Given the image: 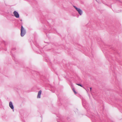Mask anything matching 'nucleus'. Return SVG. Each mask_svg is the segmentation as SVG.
Returning <instances> with one entry per match:
<instances>
[{
  "mask_svg": "<svg viewBox=\"0 0 122 122\" xmlns=\"http://www.w3.org/2000/svg\"><path fill=\"white\" fill-rule=\"evenodd\" d=\"M20 31L21 36L22 37H23L26 34V32L25 30L22 25L21 26Z\"/></svg>",
  "mask_w": 122,
  "mask_h": 122,
  "instance_id": "obj_1",
  "label": "nucleus"
},
{
  "mask_svg": "<svg viewBox=\"0 0 122 122\" xmlns=\"http://www.w3.org/2000/svg\"><path fill=\"white\" fill-rule=\"evenodd\" d=\"M73 7L75 8L76 10L77 11L78 13L80 15H81L83 13L82 10L78 8L75 6H73Z\"/></svg>",
  "mask_w": 122,
  "mask_h": 122,
  "instance_id": "obj_2",
  "label": "nucleus"
},
{
  "mask_svg": "<svg viewBox=\"0 0 122 122\" xmlns=\"http://www.w3.org/2000/svg\"><path fill=\"white\" fill-rule=\"evenodd\" d=\"M90 91H91V90H92V88L90 87Z\"/></svg>",
  "mask_w": 122,
  "mask_h": 122,
  "instance_id": "obj_8",
  "label": "nucleus"
},
{
  "mask_svg": "<svg viewBox=\"0 0 122 122\" xmlns=\"http://www.w3.org/2000/svg\"><path fill=\"white\" fill-rule=\"evenodd\" d=\"M9 106L14 111V107L13 103L11 102H10L9 103Z\"/></svg>",
  "mask_w": 122,
  "mask_h": 122,
  "instance_id": "obj_4",
  "label": "nucleus"
},
{
  "mask_svg": "<svg viewBox=\"0 0 122 122\" xmlns=\"http://www.w3.org/2000/svg\"><path fill=\"white\" fill-rule=\"evenodd\" d=\"M72 90H73V92L75 94H76L77 93V92L74 89V88H73L72 89Z\"/></svg>",
  "mask_w": 122,
  "mask_h": 122,
  "instance_id": "obj_7",
  "label": "nucleus"
},
{
  "mask_svg": "<svg viewBox=\"0 0 122 122\" xmlns=\"http://www.w3.org/2000/svg\"><path fill=\"white\" fill-rule=\"evenodd\" d=\"M13 14L14 16L17 18H19V15L18 13L16 11H14L13 13Z\"/></svg>",
  "mask_w": 122,
  "mask_h": 122,
  "instance_id": "obj_3",
  "label": "nucleus"
},
{
  "mask_svg": "<svg viewBox=\"0 0 122 122\" xmlns=\"http://www.w3.org/2000/svg\"><path fill=\"white\" fill-rule=\"evenodd\" d=\"M76 85H78L82 87H83L84 88V87L81 84H76Z\"/></svg>",
  "mask_w": 122,
  "mask_h": 122,
  "instance_id": "obj_6",
  "label": "nucleus"
},
{
  "mask_svg": "<svg viewBox=\"0 0 122 122\" xmlns=\"http://www.w3.org/2000/svg\"><path fill=\"white\" fill-rule=\"evenodd\" d=\"M15 50V48H13L12 49V50Z\"/></svg>",
  "mask_w": 122,
  "mask_h": 122,
  "instance_id": "obj_9",
  "label": "nucleus"
},
{
  "mask_svg": "<svg viewBox=\"0 0 122 122\" xmlns=\"http://www.w3.org/2000/svg\"><path fill=\"white\" fill-rule=\"evenodd\" d=\"M41 90H40L38 92L37 97V98H41Z\"/></svg>",
  "mask_w": 122,
  "mask_h": 122,
  "instance_id": "obj_5",
  "label": "nucleus"
}]
</instances>
